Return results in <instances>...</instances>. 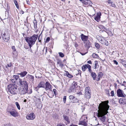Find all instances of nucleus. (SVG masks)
Instances as JSON below:
<instances>
[{
    "instance_id": "42",
    "label": "nucleus",
    "mask_w": 126,
    "mask_h": 126,
    "mask_svg": "<svg viewBox=\"0 0 126 126\" xmlns=\"http://www.w3.org/2000/svg\"><path fill=\"white\" fill-rule=\"evenodd\" d=\"M103 44L107 46L108 45V41H106L105 39L104 41V43H102Z\"/></svg>"
},
{
    "instance_id": "56",
    "label": "nucleus",
    "mask_w": 126,
    "mask_h": 126,
    "mask_svg": "<svg viewBox=\"0 0 126 126\" xmlns=\"http://www.w3.org/2000/svg\"><path fill=\"white\" fill-rule=\"evenodd\" d=\"M61 62V61L60 60H58L57 62V64H60Z\"/></svg>"
},
{
    "instance_id": "64",
    "label": "nucleus",
    "mask_w": 126,
    "mask_h": 126,
    "mask_svg": "<svg viewBox=\"0 0 126 126\" xmlns=\"http://www.w3.org/2000/svg\"><path fill=\"white\" fill-rule=\"evenodd\" d=\"M21 13L22 14H23L24 13V11H21Z\"/></svg>"
},
{
    "instance_id": "9",
    "label": "nucleus",
    "mask_w": 126,
    "mask_h": 126,
    "mask_svg": "<svg viewBox=\"0 0 126 126\" xmlns=\"http://www.w3.org/2000/svg\"><path fill=\"white\" fill-rule=\"evenodd\" d=\"M35 117L34 114L33 112L30 113L26 116V118L28 120H33Z\"/></svg>"
},
{
    "instance_id": "41",
    "label": "nucleus",
    "mask_w": 126,
    "mask_h": 126,
    "mask_svg": "<svg viewBox=\"0 0 126 126\" xmlns=\"http://www.w3.org/2000/svg\"><path fill=\"white\" fill-rule=\"evenodd\" d=\"M59 56L61 57H64V54L62 52H60L59 53Z\"/></svg>"
},
{
    "instance_id": "51",
    "label": "nucleus",
    "mask_w": 126,
    "mask_h": 126,
    "mask_svg": "<svg viewBox=\"0 0 126 126\" xmlns=\"http://www.w3.org/2000/svg\"><path fill=\"white\" fill-rule=\"evenodd\" d=\"M124 84H122V86H124L125 87H126V82L125 81H124L123 82Z\"/></svg>"
},
{
    "instance_id": "3",
    "label": "nucleus",
    "mask_w": 126,
    "mask_h": 126,
    "mask_svg": "<svg viewBox=\"0 0 126 126\" xmlns=\"http://www.w3.org/2000/svg\"><path fill=\"white\" fill-rule=\"evenodd\" d=\"M17 87L15 84H10L7 86L6 90L8 92L12 95L16 94Z\"/></svg>"
},
{
    "instance_id": "34",
    "label": "nucleus",
    "mask_w": 126,
    "mask_h": 126,
    "mask_svg": "<svg viewBox=\"0 0 126 126\" xmlns=\"http://www.w3.org/2000/svg\"><path fill=\"white\" fill-rule=\"evenodd\" d=\"M96 37L97 39L99 41H100L101 39H102L103 37L102 36H100L99 35H97Z\"/></svg>"
},
{
    "instance_id": "8",
    "label": "nucleus",
    "mask_w": 126,
    "mask_h": 126,
    "mask_svg": "<svg viewBox=\"0 0 126 126\" xmlns=\"http://www.w3.org/2000/svg\"><path fill=\"white\" fill-rule=\"evenodd\" d=\"M3 40L5 42H7L10 39V35L8 34L4 33L2 35Z\"/></svg>"
},
{
    "instance_id": "62",
    "label": "nucleus",
    "mask_w": 126,
    "mask_h": 126,
    "mask_svg": "<svg viewBox=\"0 0 126 126\" xmlns=\"http://www.w3.org/2000/svg\"><path fill=\"white\" fill-rule=\"evenodd\" d=\"M108 2L109 3H111V2H111V0H109L108 1Z\"/></svg>"
},
{
    "instance_id": "63",
    "label": "nucleus",
    "mask_w": 126,
    "mask_h": 126,
    "mask_svg": "<svg viewBox=\"0 0 126 126\" xmlns=\"http://www.w3.org/2000/svg\"><path fill=\"white\" fill-rule=\"evenodd\" d=\"M88 71H89V72L90 73H91V68H90V69H88Z\"/></svg>"
},
{
    "instance_id": "27",
    "label": "nucleus",
    "mask_w": 126,
    "mask_h": 126,
    "mask_svg": "<svg viewBox=\"0 0 126 126\" xmlns=\"http://www.w3.org/2000/svg\"><path fill=\"white\" fill-rule=\"evenodd\" d=\"M14 3L16 7L18 9H19V7L18 4L16 0H14Z\"/></svg>"
},
{
    "instance_id": "57",
    "label": "nucleus",
    "mask_w": 126,
    "mask_h": 126,
    "mask_svg": "<svg viewBox=\"0 0 126 126\" xmlns=\"http://www.w3.org/2000/svg\"><path fill=\"white\" fill-rule=\"evenodd\" d=\"M24 48H25L26 49H28L29 48V47L28 46H27L26 45H24Z\"/></svg>"
},
{
    "instance_id": "50",
    "label": "nucleus",
    "mask_w": 126,
    "mask_h": 126,
    "mask_svg": "<svg viewBox=\"0 0 126 126\" xmlns=\"http://www.w3.org/2000/svg\"><path fill=\"white\" fill-rule=\"evenodd\" d=\"M12 48L14 51H16V49L15 47L14 46H12Z\"/></svg>"
},
{
    "instance_id": "5",
    "label": "nucleus",
    "mask_w": 126,
    "mask_h": 126,
    "mask_svg": "<svg viewBox=\"0 0 126 126\" xmlns=\"http://www.w3.org/2000/svg\"><path fill=\"white\" fill-rule=\"evenodd\" d=\"M19 80L20 86L23 85L24 88H28V84L26 81L21 79H19Z\"/></svg>"
},
{
    "instance_id": "13",
    "label": "nucleus",
    "mask_w": 126,
    "mask_h": 126,
    "mask_svg": "<svg viewBox=\"0 0 126 126\" xmlns=\"http://www.w3.org/2000/svg\"><path fill=\"white\" fill-rule=\"evenodd\" d=\"M81 39L82 41H86L87 40L88 37V36L84 35L83 34H81L80 35Z\"/></svg>"
},
{
    "instance_id": "48",
    "label": "nucleus",
    "mask_w": 126,
    "mask_h": 126,
    "mask_svg": "<svg viewBox=\"0 0 126 126\" xmlns=\"http://www.w3.org/2000/svg\"><path fill=\"white\" fill-rule=\"evenodd\" d=\"M53 92L54 93V94L55 95H56L57 94V93L56 92V90L55 89H54L53 90Z\"/></svg>"
},
{
    "instance_id": "44",
    "label": "nucleus",
    "mask_w": 126,
    "mask_h": 126,
    "mask_svg": "<svg viewBox=\"0 0 126 126\" xmlns=\"http://www.w3.org/2000/svg\"><path fill=\"white\" fill-rule=\"evenodd\" d=\"M50 40V38L49 37H48L46 39V41H45L46 43L48 42Z\"/></svg>"
},
{
    "instance_id": "58",
    "label": "nucleus",
    "mask_w": 126,
    "mask_h": 126,
    "mask_svg": "<svg viewBox=\"0 0 126 126\" xmlns=\"http://www.w3.org/2000/svg\"><path fill=\"white\" fill-rule=\"evenodd\" d=\"M106 93H107V94H108V95H110V94L109 93V91L108 90H106Z\"/></svg>"
},
{
    "instance_id": "36",
    "label": "nucleus",
    "mask_w": 126,
    "mask_h": 126,
    "mask_svg": "<svg viewBox=\"0 0 126 126\" xmlns=\"http://www.w3.org/2000/svg\"><path fill=\"white\" fill-rule=\"evenodd\" d=\"M95 44L96 47L97 48L99 49L100 48V46L98 43H95Z\"/></svg>"
},
{
    "instance_id": "45",
    "label": "nucleus",
    "mask_w": 126,
    "mask_h": 126,
    "mask_svg": "<svg viewBox=\"0 0 126 126\" xmlns=\"http://www.w3.org/2000/svg\"><path fill=\"white\" fill-rule=\"evenodd\" d=\"M66 96H65L63 97V101L64 103H65L66 102Z\"/></svg>"
},
{
    "instance_id": "55",
    "label": "nucleus",
    "mask_w": 126,
    "mask_h": 126,
    "mask_svg": "<svg viewBox=\"0 0 126 126\" xmlns=\"http://www.w3.org/2000/svg\"><path fill=\"white\" fill-rule=\"evenodd\" d=\"M104 29L105 30H103L102 31V32H103V31H104L108 33V32L106 31L107 30V29L106 28H105L104 27Z\"/></svg>"
},
{
    "instance_id": "6",
    "label": "nucleus",
    "mask_w": 126,
    "mask_h": 126,
    "mask_svg": "<svg viewBox=\"0 0 126 126\" xmlns=\"http://www.w3.org/2000/svg\"><path fill=\"white\" fill-rule=\"evenodd\" d=\"M85 117V116H82V118L84 117V119L83 121H79V125H82L84 126H87V122L88 121L87 117Z\"/></svg>"
},
{
    "instance_id": "35",
    "label": "nucleus",
    "mask_w": 126,
    "mask_h": 126,
    "mask_svg": "<svg viewBox=\"0 0 126 126\" xmlns=\"http://www.w3.org/2000/svg\"><path fill=\"white\" fill-rule=\"evenodd\" d=\"M15 104H16L17 107V109L19 110H20V106L19 105V104L17 102H16L15 103Z\"/></svg>"
},
{
    "instance_id": "37",
    "label": "nucleus",
    "mask_w": 126,
    "mask_h": 126,
    "mask_svg": "<svg viewBox=\"0 0 126 126\" xmlns=\"http://www.w3.org/2000/svg\"><path fill=\"white\" fill-rule=\"evenodd\" d=\"M74 89V88H73L72 87H71L68 89V91L69 93L72 92H73V90Z\"/></svg>"
},
{
    "instance_id": "61",
    "label": "nucleus",
    "mask_w": 126,
    "mask_h": 126,
    "mask_svg": "<svg viewBox=\"0 0 126 126\" xmlns=\"http://www.w3.org/2000/svg\"><path fill=\"white\" fill-rule=\"evenodd\" d=\"M26 1L27 2V4L28 5L30 4V1L29 0L27 1V0H26Z\"/></svg>"
},
{
    "instance_id": "7",
    "label": "nucleus",
    "mask_w": 126,
    "mask_h": 126,
    "mask_svg": "<svg viewBox=\"0 0 126 126\" xmlns=\"http://www.w3.org/2000/svg\"><path fill=\"white\" fill-rule=\"evenodd\" d=\"M52 86L50 84L48 81H46L45 84L44 88L47 91L49 90L51 91L52 89Z\"/></svg>"
},
{
    "instance_id": "38",
    "label": "nucleus",
    "mask_w": 126,
    "mask_h": 126,
    "mask_svg": "<svg viewBox=\"0 0 126 126\" xmlns=\"http://www.w3.org/2000/svg\"><path fill=\"white\" fill-rule=\"evenodd\" d=\"M121 63L124 65L126 63V61L124 60H120Z\"/></svg>"
},
{
    "instance_id": "1",
    "label": "nucleus",
    "mask_w": 126,
    "mask_h": 126,
    "mask_svg": "<svg viewBox=\"0 0 126 126\" xmlns=\"http://www.w3.org/2000/svg\"><path fill=\"white\" fill-rule=\"evenodd\" d=\"M109 101L108 100L102 101L99 104V116L100 117L101 121L103 122H105L106 120L105 115L108 112L110 106L108 104Z\"/></svg>"
},
{
    "instance_id": "49",
    "label": "nucleus",
    "mask_w": 126,
    "mask_h": 126,
    "mask_svg": "<svg viewBox=\"0 0 126 126\" xmlns=\"http://www.w3.org/2000/svg\"><path fill=\"white\" fill-rule=\"evenodd\" d=\"M111 96H114V91H112L111 92Z\"/></svg>"
},
{
    "instance_id": "25",
    "label": "nucleus",
    "mask_w": 126,
    "mask_h": 126,
    "mask_svg": "<svg viewBox=\"0 0 126 126\" xmlns=\"http://www.w3.org/2000/svg\"><path fill=\"white\" fill-rule=\"evenodd\" d=\"M33 23L34 24V27L35 30H36L37 29V22L36 20L35 19L33 21Z\"/></svg>"
},
{
    "instance_id": "14",
    "label": "nucleus",
    "mask_w": 126,
    "mask_h": 126,
    "mask_svg": "<svg viewBox=\"0 0 126 126\" xmlns=\"http://www.w3.org/2000/svg\"><path fill=\"white\" fill-rule=\"evenodd\" d=\"M82 3L86 6L90 5L92 6V3L90 1L87 0H83L82 1Z\"/></svg>"
},
{
    "instance_id": "2",
    "label": "nucleus",
    "mask_w": 126,
    "mask_h": 126,
    "mask_svg": "<svg viewBox=\"0 0 126 126\" xmlns=\"http://www.w3.org/2000/svg\"><path fill=\"white\" fill-rule=\"evenodd\" d=\"M38 36L37 34H34L32 36L30 37H25V40L28 44L30 48H31V47L34 44L37 39Z\"/></svg>"
},
{
    "instance_id": "40",
    "label": "nucleus",
    "mask_w": 126,
    "mask_h": 126,
    "mask_svg": "<svg viewBox=\"0 0 126 126\" xmlns=\"http://www.w3.org/2000/svg\"><path fill=\"white\" fill-rule=\"evenodd\" d=\"M105 39L103 37L102 39H101V40L99 41V42L100 43H101L102 44V43H104V41Z\"/></svg>"
},
{
    "instance_id": "21",
    "label": "nucleus",
    "mask_w": 126,
    "mask_h": 126,
    "mask_svg": "<svg viewBox=\"0 0 126 126\" xmlns=\"http://www.w3.org/2000/svg\"><path fill=\"white\" fill-rule=\"evenodd\" d=\"M27 72L26 71H24L21 72L18 74L20 75V77H23L25 76L27 74Z\"/></svg>"
},
{
    "instance_id": "32",
    "label": "nucleus",
    "mask_w": 126,
    "mask_h": 126,
    "mask_svg": "<svg viewBox=\"0 0 126 126\" xmlns=\"http://www.w3.org/2000/svg\"><path fill=\"white\" fill-rule=\"evenodd\" d=\"M92 56L93 58H98L99 57L98 54L94 53L93 54Z\"/></svg>"
},
{
    "instance_id": "53",
    "label": "nucleus",
    "mask_w": 126,
    "mask_h": 126,
    "mask_svg": "<svg viewBox=\"0 0 126 126\" xmlns=\"http://www.w3.org/2000/svg\"><path fill=\"white\" fill-rule=\"evenodd\" d=\"M12 63H9L7 64L8 66L9 67H11L12 66Z\"/></svg>"
},
{
    "instance_id": "43",
    "label": "nucleus",
    "mask_w": 126,
    "mask_h": 126,
    "mask_svg": "<svg viewBox=\"0 0 126 126\" xmlns=\"http://www.w3.org/2000/svg\"><path fill=\"white\" fill-rule=\"evenodd\" d=\"M86 68H88V69H90V68H91V66L89 64H86Z\"/></svg>"
},
{
    "instance_id": "16",
    "label": "nucleus",
    "mask_w": 126,
    "mask_h": 126,
    "mask_svg": "<svg viewBox=\"0 0 126 126\" xmlns=\"http://www.w3.org/2000/svg\"><path fill=\"white\" fill-rule=\"evenodd\" d=\"M85 43V46L87 48V50L88 51L89 48L91 46V44L90 41L89 40H87L86 41Z\"/></svg>"
},
{
    "instance_id": "30",
    "label": "nucleus",
    "mask_w": 126,
    "mask_h": 126,
    "mask_svg": "<svg viewBox=\"0 0 126 126\" xmlns=\"http://www.w3.org/2000/svg\"><path fill=\"white\" fill-rule=\"evenodd\" d=\"M13 78L15 79V80L16 81L18 79H19V76L17 75H14L13 76Z\"/></svg>"
},
{
    "instance_id": "10",
    "label": "nucleus",
    "mask_w": 126,
    "mask_h": 126,
    "mask_svg": "<svg viewBox=\"0 0 126 126\" xmlns=\"http://www.w3.org/2000/svg\"><path fill=\"white\" fill-rule=\"evenodd\" d=\"M117 95L118 97H124L126 96L125 94H124L122 91L120 89H118L117 91Z\"/></svg>"
},
{
    "instance_id": "46",
    "label": "nucleus",
    "mask_w": 126,
    "mask_h": 126,
    "mask_svg": "<svg viewBox=\"0 0 126 126\" xmlns=\"http://www.w3.org/2000/svg\"><path fill=\"white\" fill-rule=\"evenodd\" d=\"M40 35H39L38 38V40L39 42H41V37L40 38Z\"/></svg>"
},
{
    "instance_id": "29",
    "label": "nucleus",
    "mask_w": 126,
    "mask_h": 126,
    "mask_svg": "<svg viewBox=\"0 0 126 126\" xmlns=\"http://www.w3.org/2000/svg\"><path fill=\"white\" fill-rule=\"evenodd\" d=\"M79 100L75 97L73 99L72 101H71V102L73 103H77L78 102H79Z\"/></svg>"
},
{
    "instance_id": "60",
    "label": "nucleus",
    "mask_w": 126,
    "mask_h": 126,
    "mask_svg": "<svg viewBox=\"0 0 126 126\" xmlns=\"http://www.w3.org/2000/svg\"><path fill=\"white\" fill-rule=\"evenodd\" d=\"M60 66H61L62 67L63 66V64L61 62L60 64H59Z\"/></svg>"
},
{
    "instance_id": "47",
    "label": "nucleus",
    "mask_w": 126,
    "mask_h": 126,
    "mask_svg": "<svg viewBox=\"0 0 126 126\" xmlns=\"http://www.w3.org/2000/svg\"><path fill=\"white\" fill-rule=\"evenodd\" d=\"M111 6H112L113 7H115V4H114V3H113V2H111Z\"/></svg>"
},
{
    "instance_id": "31",
    "label": "nucleus",
    "mask_w": 126,
    "mask_h": 126,
    "mask_svg": "<svg viewBox=\"0 0 126 126\" xmlns=\"http://www.w3.org/2000/svg\"><path fill=\"white\" fill-rule=\"evenodd\" d=\"M77 86V84L76 82L74 81L71 87L74 89Z\"/></svg>"
},
{
    "instance_id": "54",
    "label": "nucleus",
    "mask_w": 126,
    "mask_h": 126,
    "mask_svg": "<svg viewBox=\"0 0 126 126\" xmlns=\"http://www.w3.org/2000/svg\"><path fill=\"white\" fill-rule=\"evenodd\" d=\"M16 80H15V79L14 78L13 79H12L11 80V81L13 83H15L16 82Z\"/></svg>"
},
{
    "instance_id": "24",
    "label": "nucleus",
    "mask_w": 126,
    "mask_h": 126,
    "mask_svg": "<svg viewBox=\"0 0 126 126\" xmlns=\"http://www.w3.org/2000/svg\"><path fill=\"white\" fill-rule=\"evenodd\" d=\"M91 74L93 80H96V75L95 73L94 72H91Z\"/></svg>"
},
{
    "instance_id": "28",
    "label": "nucleus",
    "mask_w": 126,
    "mask_h": 126,
    "mask_svg": "<svg viewBox=\"0 0 126 126\" xmlns=\"http://www.w3.org/2000/svg\"><path fill=\"white\" fill-rule=\"evenodd\" d=\"M91 93V91L90 88L89 87H87L85 89V93Z\"/></svg>"
},
{
    "instance_id": "15",
    "label": "nucleus",
    "mask_w": 126,
    "mask_h": 126,
    "mask_svg": "<svg viewBox=\"0 0 126 126\" xmlns=\"http://www.w3.org/2000/svg\"><path fill=\"white\" fill-rule=\"evenodd\" d=\"M101 15V13L100 12H98L97 13V16L94 18V19L97 22L99 21L100 19V16Z\"/></svg>"
},
{
    "instance_id": "17",
    "label": "nucleus",
    "mask_w": 126,
    "mask_h": 126,
    "mask_svg": "<svg viewBox=\"0 0 126 126\" xmlns=\"http://www.w3.org/2000/svg\"><path fill=\"white\" fill-rule=\"evenodd\" d=\"M119 101L120 103L121 104L124 105L126 104V99L124 98H120Z\"/></svg>"
},
{
    "instance_id": "20",
    "label": "nucleus",
    "mask_w": 126,
    "mask_h": 126,
    "mask_svg": "<svg viewBox=\"0 0 126 126\" xmlns=\"http://www.w3.org/2000/svg\"><path fill=\"white\" fill-rule=\"evenodd\" d=\"M103 76V74L102 72H99L98 74V78H96V80L97 81H99L100 80V78H101Z\"/></svg>"
},
{
    "instance_id": "39",
    "label": "nucleus",
    "mask_w": 126,
    "mask_h": 126,
    "mask_svg": "<svg viewBox=\"0 0 126 126\" xmlns=\"http://www.w3.org/2000/svg\"><path fill=\"white\" fill-rule=\"evenodd\" d=\"M75 96L72 95H70L69 96V98L71 100V101H72L73 99L74 98Z\"/></svg>"
},
{
    "instance_id": "18",
    "label": "nucleus",
    "mask_w": 126,
    "mask_h": 126,
    "mask_svg": "<svg viewBox=\"0 0 126 126\" xmlns=\"http://www.w3.org/2000/svg\"><path fill=\"white\" fill-rule=\"evenodd\" d=\"M63 117L64 119V120L67 122L66 123V125L70 123L69 117L67 116L66 115H63Z\"/></svg>"
},
{
    "instance_id": "11",
    "label": "nucleus",
    "mask_w": 126,
    "mask_h": 126,
    "mask_svg": "<svg viewBox=\"0 0 126 126\" xmlns=\"http://www.w3.org/2000/svg\"><path fill=\"white\" fill-rule=\"evenodd\" d=\"M28 91V88H24L20 90V94H26Z\"/></svg>"
},
{
    "instance_id": "52",
    "label": "nucleus",
    "mask_w": 126,
    "mask_h": 126,
    "mask_svg": "<svg viewBox=\"0 0 126 126\" xmlns=\"http://www.w3.org/2000/svg\"><path fill=\"white\" fill-rule=\"evenodd\" d=\"M113 62L114 64H115L116 65L118 64V62L115 60H114L113 61Z\"/></svg>"
},
{
    "instance_id": "23",
    "label": "nucleus",
    "mask_w": 126,
    "mask_h": 126,
    "mask_svg": "<svg viewBox=\"0 0 126 126\" xmlns=\"http://www.w3.org/2000/svg\"><path fill=\"white\" fill-rule=\"evenodd\" d=\"M66 76L70 78H72L73 77V76L72 75L70 74L67 71H65Z\"/></svg>"
},
{
    "instance_id": "26",
    "label": "nucleus",
    "mask_w": 126,
    "mask_h": 126,
    "mask_svg": "<svg viewBox=\"0 0 126 126\" xmlns=\"http://www.w3.org/2000/svg\"><path fill=\"white\" fill-rule=\"evenodd\" d=\"M94 68L95 69L98 68L99 67V65L98 64V62L97 61H94Z\"/></svg>"
},
{
    "instance_id": "4",
    "label": "nucleus",
    "mask_w": 126,
    "mask_h": 126,
    "mask_svg": "<svg viewBox=\"0 0 126 126\" xmlns=\"http://www.w3.org/2000/svg\"><path fill=\"white\" fill-rule=\"evenodd\" d=\"M7 111L13 116L14 117H17L18 116V114L16 110L13 108H8L7 110Z\"/></svg>"
},
{
    "instance_id": "33",
    "label": "nucleus",
    "mask_w": 126,
    "mask_h": 126,
    "mask_svg": "<svg viewBox=\"0 0 126 126\" xmlns=\"http://www.w3.org/2000/svg\"><path fill=\"white\" fill-rule=\"evenodd\" d=\"M86 66V64L84 65H83L82 67V70L83 71H84L86 69H87Z\"/></svg>"
},
{
    "instance_id": "59",
    "label": "nucleus",
    "mask_w": 126,
    "mask_h": 126,
    "mask_svg": "<svg viewBox=\"0 0 126 126\" xmlns=\"http://www.w3.org/2000/svg\"><path fill=\"white\" fill-rule=\"evenodd\" d=\"M87 63L89 64H92V62L91 60H89L87 62Z\"/></svg>"
},
{
    "instance_id": "12",
    "label": "nucleus",
    "mask_w": 126,
    "mask_h": 126,
    "mask_svg": "<svg viewBox=\"0 0 126 126\" xmlns=\"http://www.w3.org/2000/svg\"><path fill=\"white\" fill-rule=\"evenodd\" d=\"M26 78L28 80H29L31 82H33L34 79V77L33 76L28 75L27 76Z\"/></svg>"
},
{
    "instance_id": "19",
    "label": "nucleus",
    "mask_w": 126,
    "mask_h": 126,
    "mask_svg": "<svg viewBox=\"0 0 126 126\" xmlns=\"http://www.w3.org/2000/svg\"><path fill=\"white\" fill-rule=\"evenodd\" d=\"M45 83L44 82L41 81L38 84L37 87L39 88H44L45 87Z\"/></svg>"
},
{
    "instance_id": "22",
    "label": "nucleus",
    "mask_w": 126,
    "mask_h": 126,
    "mask_svg": "<svg viewBox=\"0 0 126 126\" xmlns=\"http://www.w3.org/2000/svg\"><path fill=\"white\" fill-rule=\"evenodd\" d=\"M91 94L90 93H85V97L86 98L89 99L91 97Z\"/></svg>"
}]
</instances>
